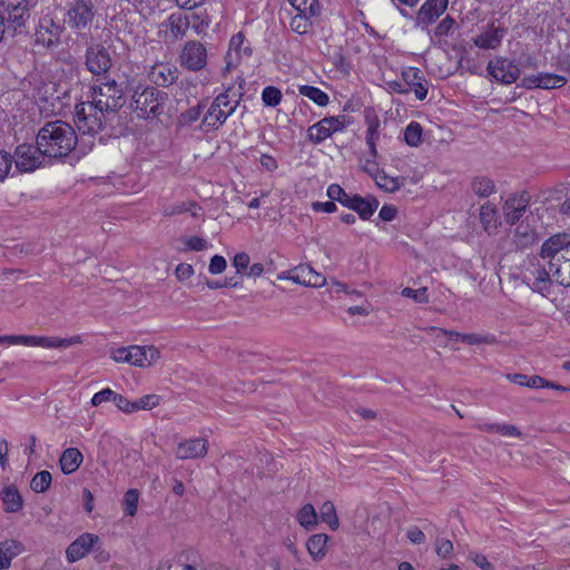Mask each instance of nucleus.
<instances>
[{
	"label": "nucleus",
	"mask_w": 570,
	"mask_h": 570,
	"mask_svg": "<svg viewBox=\"0 0 570 570\" xmlns=\"http://www.w3.org/2000/svg\"><path fill=\"white\" fill-rule=\"evenodd\" d=\"M321 520L330 527L331 530H337L340 525L335 505L332 501H326L320 509Z\"/></svg>",
	"instance_id": "obj_39"
},
{
	"label": "nucleus",
	"mask_w": 570,
	"mask_h": 570,
	"mask_svg": "<svg viewBox=\"0 0 570 570\" xmlns=\"http://www.w3.org/2000/svg\"><path fill=\"white\" fill-rule=\"evenodd\" d=\"M282 92L277 87L267 86L263 89L262 100L267 107H276L282 101Z\"/></svg>",
	"instance_id": "obj_51"
},
{
	"label": "nucleus",
	"mask_w": 570,
	"mask_h": 570,
	"mask_svg": "<svg viewBox=\"0 0 570 570\" xmlns=\"http://www.w3.org/2000/svg\"><path fill=\"white\" fill-rule=\"evenodd\" d=\"M249 262V255L245 252L237 253L233 257V266L236 268L238 274H243L248 269Z\"/></svg>",
	"instance_id": "obj_60"
},
{
	"label": "nucleus",
	"mask_w": 570,
	"mask_h": 570,
	"mask_svg": "<svg viewBox=\"0 0 570 570\" xmlns=\"http://www.w3.org/2000/svg\"><path fill=\"white\" fill-rule=\"evenodd\" d=\"M63 28L53 21L49 16H45L40 21L36 31V42L46 47H56L62 33Z\"/></svg>",
	"instance_id": "obj_14"
},
{
	"label": "nucleus",
	"mask_w": 570,
	"mask_h": 570,
	"mask_svg": "<svg viewBox=\"0 0 570 570\" xmlns=\"http://www.w3.org/2000/svg\"><path fill=\"white\" fill-rule=\"evenodd\" d=\"M91 101L76 106L75 122L82 135L99 134L105 125L115 118L125 99L115 80L92 87Z\"/></svg>",
	"instance_id": "obj_1"
},
{
	"label": "nucleus",
	"mask_w": 570,
	"mask_h": 570,
	"mask_svg": "<svg viewBox=\"0 0 570 570\" xmlns=\"http://www.w3.org/2000/svg\"><path fill=\"white\" fill-rule=\"evenodd\" d=\"M567 82V78L564 76L554 75V73H539V88L542 89H553L560 88Z\"/></svg>",
	"instance_id": "obj_46"
},
{
	"label": "nucleus",
	"mask_w": 570,
	"mask_h": 570,
	"mask_svg": "<svg viewBox=\"0 0 570 570\" xmlns=\"http://www.w3.org/2000/svg\"><path fill=\"white\" fill-rule=\"evenodd\" d=\"M504 29L494 26V22L488 24L487 29L473 39V43L480 49H497L500 47Z\"/></svg>",
	"instance_id": "obj_25"
},
{
	"label": "nucleus",
	"mask_w": 570,
	"mask_h": 570,
	"mask_svg": "<svg viewBox=\"0 0 570 570\" xmlns=\"http://www.w3.org/2000/svg\"><path fill=\"white\" fill-rule=\"evenodd\" d=\"M97 10L92 0H70L66 4L63 22L77 32L89 29Z\"/></svg>",
	"instance_id": "obj_6"
},
{
	"label": "nucleus",
	"mask_w": 570,
	"mask_h": 570,
	"mask_svg": "<svg viewBox=\"0 0 570 570\" xmlns=\"http://www.w3.org/2000/svg\"><path fill=\"white\" fill-rule=\"evenodd\" d=\"M402 296L413 298L417 303H428L429 297L426 294V288L422 287L419 289H413L410 287H405L402 289Z\"/></svg>",
	"instance_id": "obj_59"
},
{
	"label": "nucleus",
	"mask_w": 570,
	"mask_h": 570,
	"mask_svg": "<svg viewBox=\"0 0 570 570\" xmlns=\"http://www.w3.org/2000/svg\"><path fill=\"white\" fill-rule=\"evenodd\" d=\"M115 405L124 413L130 414L135 412V404L132 401H129L124 395L116 393L114 396Z\"/></svg>",
	"instance_id": "obj_63"
},
{
	"label": "nucleus",
	"mask_w": 570,
	"mask_h": 570,
	"mask_svg": "<svg viewBox=\"0 0 570 570\" xmlns=\"http://www.w3.org/2000/svg\"><path fill=\"white\" fill-rule=\"evenodd\" d=\"M232 89L219 94L210 104L203 118V127L206 130H216L222 127L239 105L240 95L230 94Z\"/></svg>",
	"instance_id": "obj_5"
},
{
	"label": "nucleus",
	"mask_w": 570,
	"mask_h": 570,
	"mask_svg": "<svg viewBox=\"0 0 570 570\" xmlns=\"http://www.w3.org/2000/svg\"><path fill=\"white\" fill-rule=\"evenodd\" d=\"M200 210L199 205L194 200L175 203L173 205L165 206L161 210L164 216H174L184 213H190L193 217H197Z\"/></svg>",
	"instance_id": "obj_35"
},
{
	"label": "nucleus",
	"mask_w": 570,
	"mask_h": 570,
	"mask_svg": "<svg viewBox=\"0 0 570 570\" xmlns=\"http://www.w3.org/2000/svg\"><path fill=\"white\" fill-rule=\"evenodd\" d=\"M313 268L309 265H298L295 268L279 275L281 279H289L296 284L307 286L311 283Z\"/></svg>",
	"instance_id": "obj_34"
},
{
	"label": "nucleus",
	"mask_w": 570,
	"mask_h": 570,
	"mask_svg": "<svg viewBox=\"0 0 570 570\" xmlns=\"http://www.w3.org/2000/svg\"><path fill=\"white\" fill-rule=\"evenodd\" d=\"M86 67L95 76L107 73L111 68V57L102 45H91L86 50Z\"/></svg>",
	"instance_id": "obj_12"
},
{
	"label": "nucleus",
	"mask_w": 570,
	"mask_h": 570,
	"mask_svg": "<svg viewBox=\"0 0 570 570\" xmlns=\"http://www.w3.org/2000/svg\"><path fill=\"white\" fill-rule=\"evenodd\" d=\"M570 249V235L560 233L548 238L541 246L540 257L549 262L558 261L566 256V249Z\"/></svg>",
	"instance_id": "obj_16"
},
{
	"label": "nucleus",
	"mask_w": 570,
	"mask_h": 570,
	"mask_svg": "<svg viewBox=\"0 0 570 570\" xmlns=\"http://www.w3.org/2000/svg\"><path fill=\"white\" fill-rule=\"evenodd\" d=\"M480 220L485 230L495 227L497 209L490 203H485L480 208Z\"/></svg>",
	"instance_id": "obj_48"
},
{
	"label": "nucleus",
	"mask_w": 570,
	"mask_h": 570,
	"mask_svg": "<svg viewBox=\"0 0 570 570\" xmlns=\"http://www.w3.org/2000/svg\"><path fill=\"white\" fill-rule=\"evenodd\" d=\"M324 119H321L316 124L312 125L307 129V136L314 144H321L328 137H331L330 128L324 124Z\"/></svg>",
	"instance_id": "obj_40"
},
{
	"label": "nucleus",
	"mask_w": 570,
	"mask_h": 570,
	"mask_svg": "<svg viewBox=\"0 0 570 570\" xmlns=\"http://www.w3.org/2000/svg\"><path fill=\"white\" fill-rule=\"evenodd\" d=\"M404 140L409 146L417 147L422 141V127L416 121H411L404 130Z\"/></svg>",
	"instance_id": "obj_44"
},
{
	"label": "nucleus",
	"mask_w": 570,
	"mask_h": 570,
	"mask_svg": "<svg viewBox=\"0 0 570 570\" xmlns=\"http://www.w3.org/2000/svg\"><path fill=\"white\" fill-rule=\"evenodd\" d=\"M166 98L167 95L165 92L155 87L147 86L134 92L131 106L139 112L141 118L157 117L163 112Z\"/></svg>",
	"instance_id": "obj_7"
},
{
	"label": "nucleus",
	"mask_w": 570,
	"mask_h": 570,
	"mask_svg": "<svg viewBox=\"0 0 570 570\" xmlns=\"http://www.w3.org/2000/svg\"><path fill=\"white\" fill-rule=\"evenodd\" d=\"M52 481L51 473L49 471H40L35 474L30 482V488L37 493H42L48 490Z\"/></svg>",
	"instance_id": "obj_45"
},
{
	"label": "nucleus",
	"mask_w": 570,
	"mask_h": 570,
	"mask_svg": "<svg viewBox=\"0 0 570 570\" xmlns=\"http://www.w3.org/2000/svg\"><path fill=\"white\" fill-rule=\"evenodd\" d=\"M41 149V146L37 142L36 145H19L14 151V163L17 168L20 171H33L39 168L42 165L45 157H47Z\"/></svg>",
	"instance_id": "obj_10"
},
{
	"label": "nucleus",
	"mask_w": 570,
	"mask_h": 570,
	"mask_svg": "<svg viewBox=\"0 0 570 570\" xmlns=\"http://www.w3.org/2000/svg\"><path fill=\"white\" fill-rule=\"evenodd\" d=\"M299 95L307 97L314 101L317 106L324 107L328 104L330 98L326 92L317 87L303 85L298 87Z\"/></svg>",
	"instance_id": "obj_38"
},
{
	"label": "nucleus",
	"mask_w": 570,
	"mask_h": 570,
	"mask_svg": "<svg viewBox=\"0 0 570 570\" xmlns=\"http://www.w3.org/2000/svg\"><path fill=\"white\" fill-rule=\"evenodd\" d=\"M78 141L75 129L62 120L48 121L37 135V144L42 153L50 158L68 156Z\"/></svg>",
	"instance_id": "obj_2"
},
{
	"label": "nucleus",
	"mask_w": 570,
	"mask_h": 570,
	"mask_svg": "<svg viewBox=\"0 0 570 570\" xmlns=\"http://www.w3.org/2000/svg\"><path fill=\"white\" fill-rule=\"evenodd\" d=\"M453 543L451 540L445 538H436L435 540V552L442 559H448L453 552Z\"/></svg>",
	"instance_id": "obj_55"
},
{
	"label": "nucleus",
	"mask_w": 570,
	"mask_h": 570,
	"mask_svg": "<svg viewBox=\"0 0 570 570\" xmlns=\"http://www.w3.org/2000/svg\"><path fill=\"white\" fill-rule=\"evenodd\" d=\"M455 26V20L451 16H446L433 29V36L436 38L449 37L454 32Z\"/></svg>",
	"instance_id": "obj_50"
},
{
	"label": "nucleus",
	"mask_w": 570,
	"mask_h": 570,
	"mask_svg": "<svg viewBox=\"0 0 570 570\" xmlns=\"http://www.w3.org/2000/svg\"><path fill=\"white\" fill-rule=\"evenodd\" d=\"M0 498L4 505V511L9 513L18 512L23 507V500L19 492V490L14 485L6 487L1 493Z\"/></svg>",
	"instance_id": "obj_29"
},
{
	"label": "nucleus",
	"mask_w": 570,
	"mask_h": 570,
	"mask_svg": "<svg viewBox=\"0 0 570 570\" xmlns=\"http://www.w3.org/2000/svg\"><path fill=\"white\" fill-rule=\"evenodd\" d=\"M81 343L79 336L60 338L56 336L20 335V345L39 346L43 348H66Z\"/></svg>",
	"instance_id": "obj_15"
},
{
	"label": "nucleus",
	"mask_w": 570,
	"mask_h": 570,
	"mask_svg": "<svg viewBox=\"0 0 570 570\" xmlns=\"http://www.w3.org/2000/svg\"><path fill=\"white\" fill-rule=\"evenodd\" d=\"M148 79L159 86L169 87L178 79V68L170 62H155L148 70Z\"/></svg>",
	"instance_id": "obj_20"
},
{
	"label": "nucleus",
	"mask_w": 570,
	"mask_h": 570,
	"mask_svg": "<svg viewBox=\"0 0 570 570\" xmlns=\"http://www.w3.org/2000/svg\"><path fill=\"white\" fill-rule=\"evenodd\" d=\"M24 550L23 544L17 540L0 542V570L8 569L11 560Z\"/></svg>",
	"instance_id": "obj_27"
},
{
	"label": "nucleus",
	"mask_w": 570,
	"mask_h": 570,
	"mask_svg": "<svg viewBox=\"0 0 570 570\" xmlns=\"http://www.w3.org/2000/svg\"><path fill=\"white\" fill-rule=\"evenodd\" d=\"M448 4V0H425L416 12L415 27L426 30L444 13Z\"/></svg>",
	"instance_id": "obj_13"
},
{
	"label": "nucleus",
	"mask_w": 570,
	"mask_h": 570,
	"mask_svg": "<svg viewBox=\"0 0 570 570\" xmlns=\"http://www.w3.org/2000/svg\"><path fill=\"white\" fill-rule=\"evenodd\" d=\"M426 332L431 335H434L436 340H441L442 337H449L451 340L461 341V336L464 335V333L446 331L436 326L428 327Z\"/></svg>",
	"instance_id": "obj_57"
},
{
	"label": "nucleus",
	"mask_w": 570,
	"mask_h": 570,
	"mask_svg": "<svg viewBox=\"0 0 570 570\" xmlns=\"http://www.w3.org/2000/svg\"><path fill=\"white\" fill-rule=\"evenodd\" d=\"M402 78L409 87H412L420 80H423L424 76L419 68L407 67L402 71Z\"/></svg>",
	"instance_id": "obj_56"
},
{
	"label": "nucleus",
	"mask_w": 570,
	"mask_h": 570,
	"mask_svg": "<svg viewBox=\"0 0 570 570\" xmlns=\"http://www.w3.org/2000/svg\"><path fill=\"white\" fill-rule=\"evenodd\" d=\"M327 196L335 203L338 202L343 206L350 208L353 195L347 194L340 185L331 184L327 188Z\"/></svg>",
	"instance_id": "obj_42"
},
{
	"label": "nucleus",
	"mask_w": 570,
	"mask_h": 570,
	"mask_svg": "<svg viewBox=\"0 0 570 570\" xmlns=\"http://www.w3.org/2000/svg\"><path fill=\"white\" fill-rule=\"evenodd\" d=\"M530 197L527 193L511 195L504 203L502 210L507 224H517L525 214Z\"/></svg>",
	"instance_id": "obj_17"
},
{
	"label": "nucleus",
	"mask_w": 570,
	"mask_h": 570,
	"mask_svg": "<svg viewBox=\"0 0 570 570\" xmlns=\"http://www.w3.org/2000/svg\"><path fill=\"white\" fill-rule=\"evenodd\" d=\"M482 431L495 432L503 436L518 438L521 436V431L512 424H484L480 426Z\"/></svg>",
	"instance_id": "obj_41"
},
{
	"label": "nucleus",
	"mask_w": 570,
	"mask_h": 570,
	"mask_svg": "<svg viewBox=\"0 0 570 570\" xmlns=\"http://www.w3.org/2000/svg\"><path fill=\"white\" fill-rule=\"evenodd\" d=\"M227 267L226 259L220 255H214L209 262L208 272L212 275L223 273Z\"/></svg>",
	"instance_id": "obj_64"
},
{
	"label": "nucleus",
	"mask_w": 570,
	"mask_h": 570,
	"mask_svg": "<svg viewBox=\"0 0 570 570\" xmlns=\"http://www.w3.org/2000/svg\"><path fill=\"white\" fill-rule=\"evenodd\" d=\"M186 19L190 22L189 29L194 30L196 35H200L209 27L210 20L206 14L196 12L185 13Z\"/></svg>",
	"instance_id": "obj_43"
},
{
	"label": "nucleus",
	"mask_w": 570,
	"mask_h": 570,
	"mask_svg": "<svg viewBox=\"0 0 570 570\" xmlns=\"http://www.w3.org/2000/svg\"><path fill=\"white\" fill-rule=\"evenodd\" d=\"M139 500V492L136 489H130L124 497V510L127 515L134 517L137 512Z\"/></svg>",
	"instance_id": "obj_52"
},
{
	"label": "nucleus",
	"mask_w": 570,
	"mask_h": 570,
	"mask_svg": "<svg viewBox=\"0 0 570 570\" xmlns=\"http://www.w3.org/2000/svg\"><path fill=\"white\" fill-rule=\"evenodd\" d=\"M31 6L30 0H2L0 16L8 23V29L21 32L30 17Z\"/></svg>",
	"instance_id": "obj_8"
},
{
	"label": "nucleus",
	"mask_w": 570,
	"mask_h": 570,
	"mask_svg": "<svg viewBox=\"0 0 570 570\" xmlns=\"http://www.w3.org/2000/svg\"><path fill=\"white\" fill-rule=\"evenodd\" d=\"M160 402V396L157 394H147L135 401V412L140 410H151Z\"/></svg>",
	"instance_id": "obj_54"
},
{
	"label": "nucleus",
	"mask_w": 570,
	"mask_h": 570,
	"mask_svg": "<svg viewBox=\"0 0 570 570\" xmlns=\"http://www.w3.org/2000/svg\"><path fill=\"white\" fill-rule=\"evenodd\" d=\"M328 535L324 533L313 534L306 542V548L311 557L318 561L322 560L326 554V544Z\"/></svg>",
	"instance_id": "obj_32"
},
{
	"label": "nucleus",
	"mask_w": 570,
	"mask_h": 570,
	"mask_svg": "<svg viewBox=\"0 0 570 570\" xmlns=\"http://www.w3.org/2000/svg\"><path fill=\"white\" fill-rule=\"evenodd\" d=\"M376 184L380 188H382L389 193L396 191L400 188L399 180L396 178H392L386 175L377 176Z\"/></svg>",
	"instance_id": "obj_58"
},
{
	"label": "nucleus",
	"mask_w": 570,
	"mask_h": 570,
	"mask_svg": "<svg viewBox=\"0 0 570 570\" xmlns=\"http://www.w3.org/2000/svg\"><path fill=\"white\" fill-rule=\"evenodd\" d=\"M548 267L557 284L566 287L570 286V248L566 249V256H561L558 261L549 262Z\"/></svg>",
	"instance_id": "obj_24"
},
{
	"label": "nucleus",
	"mask_w": 570,
	"mask_h": 570,
	"mask_svg": "<svg viewBox=\"0 0 570 570\" xmlns=\"http://www.w3.org/2000/svg\"><path fill=\"white\" fill-rule=\"evenodd\" d=\"M323 119L324 124L330 128L331 135L343 131L351 124V120L345 115L325 117Z\"/></svg>",
	"instance_id": "obj_53"
},
{
	"label": "nucleus",
	"mask_w": 570,
	"mask_h": 570,
	"mask_svg": "<svg viewBox=\"0 0 570 570\" xmlns=\"http://www.w3.org/2000/svg\"><path fill=\"white\" fill-rule=\"evenodd\" d=\"M471 188L476 196L489 197L495 191V184L487 176H476L472 179Z\"/></svg>",
	"instance_id": "obj_37"
},
{
	"label": "nucleus",
	"mask_w": 570,
	"mask_h": 570,
	"mask_svg": "<svg viewBox=\"0 0 570 570\" xmlns=\"http://www.w3.org/2000/svg\"><path fill=\"white\" fill-rule=\"evenodd\" d=\"M297 522L305 530H313L318 522V515L314 507L309 503L303 505L297 512Z\"/></svg>",
	"instance_id": "obj_36"
},
{
	"label": "nucleus",
	"mask_w": 570,
	"mask_h": 570,
	"mask_svg": "<svg viewBox=\"0 0 570 570\" xmlns=\"http://www.w3.org/2000/svg\"><path fill=\"white\" fill-rule=\"evenodd\" d=\"M244 42L245 39L240 32L234 35L230 38L229 48L225 57L227 70L237 68L243 62V60L250 57L252 49L249 46H245Z\"/></svg>",
	"instance_id": "obj_18"
},
{
	"label": "nucleus",
	"mask_w": 570,
	"mask_h": 570,
	"mask_svg": "<svg viewBox=\"0 0 570 570\" xmlns=\"http://www.w3.org/2000/svg\"><path fill=\"white\" fill-rule=\"evenodd\" d=\"M208 451V441L204 438L185 440L177 444L175 455L178 460L204 458Z\"/></svg>",
	"instance_id": "obj_21"
},
{
	"label": "nucleus",
	"mask_w": 570,
	"mask_h": 570,
	"mask_svg": "<svg viewBox=\"0 0 570 570\" xmlns=\"http://www.w3.org/2000/svg\"><path fill=\"white\" fill-rule=\"evenodd\" d=\"M527 387H530V389H552V390L562 391V392L570 391V387L567 389L564 386L556 384L554 382L548 381V380L543 379L540 375L529 376L528 380H527Z\"/></svg>",
	"instance_id": "obj_47"
},
{
	"label": "nucleus",
	"mask_w": 570,
	"mask_h": 570,
	"mask_svg": "<svg viewBox=\"0 0 570 570\" xmlns=\"http://www.w3.org/2000/svg\"><path fill=\"white\" fill-rule=\"evenodd\" d=\"M208 53L206 47L195 40L187 41L178 56L180 66L189 71H200L207 65Z\"/></svg>",
	"instance_id": "obj_9"
},
{
	"label": "nucleus",
	"mask_w": 570,
	"mask_h": 570,
	"mask_svg": "<svg viewBox=\"0 0 570 570\" xmlns=\"http://www.w3.org/2000/svg\"><path fill=\"white\" fill-rule=\"evenodd\" d=\"M533 281L531 284V288L533 292H538L543 296H548L550 293V288L552 283L554 282L550 268L548 271L544 267H537L533 272Z\"/></svg>",
	"instance_id": "obj_30"
},
{
	"label": "nucleus",
	"mask_w": 570,
	"mask_h": 570,
	"mask_svg": "<svg viewBox=\"0 0 570 570\" xmlns=\"http://www.w3.org/2000/svg\"><path fill=\"white\" fill-rule=\"evenodd\" d=\"M129 364L139 366V367H147L157 362L160 357V352L157 347L153 345L148 346H139V345H132L129 346Z\"/></svg>",
	"instance_id": "obj_23"
},
{
	"label": "nucleus",
	"mask_w": 570,
	"mask_h": 570,
	"mask_svg": "<svg viewBox=\"0 0 570 570\" xmlns=\"http://www.w3.org/2000/svg\"><path fill=\"white\" fill-rule=\"evenodd\" d=\"M189 21L186 19L185 13H171L161 24L159 32L168 41H177L183 39L188 29Z\"/></svg>",
	"instance_id": "obj_19"
},
{
	"label": "nucleus",
	"mask_w": 570,
	"mask_h": 570,
	"mask_svg": "<svg viewBox=\"0 0 570 570\" xmlns=\"http://www.w3.org/2000/svg\"><path fill=\"white\" fill-rule=\"evenodd\" d=\"M68 90L56 81H40L35 87V99L42 114L58 115L67 106Z\"/></svg>",
	"instance_id": "obj_4"
},
{
	"label": "nucleus",
	"mask_w": 570,
	"mask_h": 570,
	"mask_svg": "<svg viewBox=\"0 0 570 570\" xmlns=\"http://www.w3.org/2000/svg\"><path fill=\"white\" fill-rule=\"evenodd\" d=\"M377 207L379 202L375 197H362L357 194H354L352 204L348 209L356 212L361 219L367 220L372 217Z\"/></svg>",
	"instance_id": "obj_26"
},
{
	"label": "nucleus",
	"mask_w": 570,
	"mask_h": 570,
	"mask_svg": "<svg viewBox=\"0 0 570 570\" xmlns=\"http://www.w3.org/2000/svg\"><path fill=\"white\" fill-rule=\"evenodd\" d=\"M366 120V134H365V140L366 145L368 147L370 154L375 157L376 156V141L379 140L380 134H379V127H380V119L375 115L367 114L365 116Z\"/></svg>",
	"instance_id": "obj_31"
},
{
	"label": "nucleus",
	"mask_w": 570,
	"mask_h": 570,
	"mask_svg": "<svg viewBox=\"0 0 570 570\" xmlns=\"http://www.w3.org/2000/svg\"><path fill=\"white\" fill-rule=\"evenodd\" d=\"M291 8L283 9V20L291 31L306 36L313 32L322 16L323 6L318 0H287Z\"/></svg>",
	"instance_id": "obj_3"
},
{
	"label": "nucleus",
	"mask_w": 570,
	"mask_h": 570,
	"mask_svg": "<svg viewBox=\"0 0 570 570\" xmlns=\"http://www.w3.org/2000/svg\"><path fill=\"white\" fill-rule=\"evenodd\" d=\"M538 239L535 228L528 223H520L514 229V243L520 247H528Z\"/></svg>",
	"instance_id": "obj_33"
},
{
	"label": "nucleus",
	"mask_w": 570,
	"mask_h": 570,
	"mask_svg": "<svg viewBox=\"0 0 570 570\" xmlns=\"http://www.w3.org/2000/svg\"><path fill=\"white\" fill-rule=\"evenodd\" d=\"M116 392L107 387L94 394L91 399V405L98 406L105 402H114Z\"/></svg>",
	"instance_id": "obj_61"
},
{
	"label": "nucleus",
	"mask_w": 570,
	"mask_h": 570,
	"mask_svg": "<svg viewBox=\"0 0 570 570\" xmlns=\"http://www.w3.org/2000/svg\"><path fill=\"white\" fill-rule=\"evenodd\" d=\"M99 540L98 535L83 533L69 544L66 550V557L69 562H76L82 559Z\"/></svg>",
	"instance_id": "obj_22"
},
{
	"label": "nucleus",
	"mask_w": 570,
	"mask_h": 570,
	"mask_svg": "<svg viewBox=\"0 0 570 570\" xmlns=\"http://www.w3.org/2000/svg\"><path fill=\"white\" fill-rule=\"evenodd\" d=\"M82 461H83V455L76 448L66 449L59 459L61 471L65 474H71L75 471H77L78 468L80 466V464L82 463Z\"/></svg>",
	"instance_id": "obj_28"
},
{
	"label": "nucleus",
	"mask_w": 570,
	"mask_h": 570,
	"mask_svg": "<svg viewBox=\"0 0 570 570\" xmlns=\"http://www.w3.org/2000/svg\"><path fill=\"white\" fill-rule=\"evenodd\" d=\"M184 243L189 250L202 252L208 248L207 240L198 236L187 237Z\"/></svg>",
	"instance_id": "obj_62"
},
{
	"label": "nucleus",
	"mask_w": 570,
	"mask_h": 570,
	"mask_svg": "<svg viewBox=\"0 0 570 570\" xmlns=\"http://www.w3.org/2000/svg\"><path fill=\"white\" fill-rule=\"evenodd\" d=\"M487 70L494 80L504 85L515 82L520 76L519 67L502 57H497L495 59L490 60L488 62Z\"/></svg>",
	"instance_id": "obj_11"
},
{
	"label": "nucleus",
	"mask_w": 570,
	"mask_h": 570,
	"mask_svg": "<svg viewBox=\"0 0 570 570\" xmlns=\"http://www.w3.org/2000/svg\"><path fill=\"white\" fill-rule=\"evenodd\" d=\"M461 342L468 345H492L497 342V338L491 334L464 333L461 336Z\"/></svg>",
	"instance_id": "obj_49"
}]
</instances>
